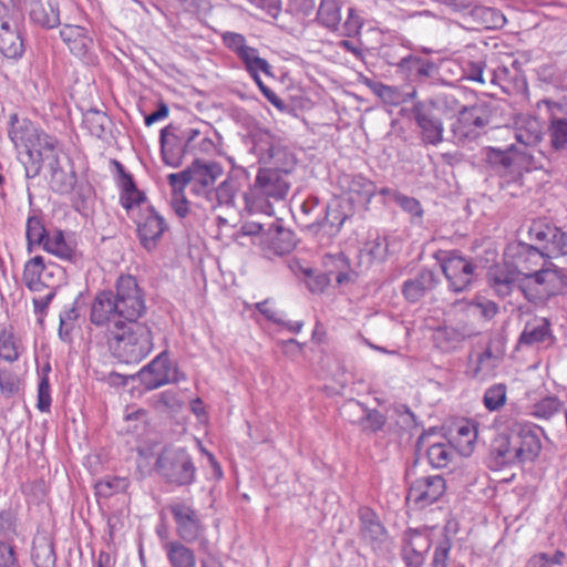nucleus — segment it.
<instances>
[{"mask_svg": "<svg viewBox=\"0 0 567 567\" xmlns=\"http://www.w3.org/2000/svg\"><path fill=\"white\" fill-rule=\"evenodd\" d=\"M146 311L145 292L136 278L121 275L114 290L97 291L90 305V338L104 340L120 362L140 363L154 348L151 327L140 321Z\"/></svg>", "mask_w": 567, "mask_h": 567, "instance_id": "obj_1", "label": "nucleus"}, {"mask_svg": "<svg viewBox=\"0 0 567 567\" xmlns=\"http://www.w3.org/2000/svg\"><path fill=\"white\" fill-rule=\"evenodd\" d=\"M9 137L17 150H24L28 155V161L24 162L28 179L39 176L42 164L52 161L54 163L59 156L58 140L29 120L18 121L17 115H13Z\"/></svg>", "mask_w": 567, "mask_h": 567, "instance_id": "obj_2", "label": "nucleus"}, {"mask_svg": "<svg viewBox=\"0 0 567 567\" xmlns=\"http://www.w3.org/2000/svg\"><path fill=\"white\" fill-rule=\"evenodd\" d=\"M155 468L163 480L176 486H187L194 483L197 472L187 450L173 445L161 451Z\"/></svg>", "mask_w": 567, "mask_h": 567, "instance_id": "obj_3", "label": "nucleus"}, {"mask_svg": "<svg viewBox=\"0 0 567 567\" xmlns=\"http://www.w3.org/2000/svg\"><path fill=\"white\" fill-rule=\"evenodd\" d=\"M221 174L223 167L218 163L195 159L186 169L169 174L167 179L174 189L183 190L185 186L189 185L194 194L206 198Z\"/></svg>", "mask_w": 567, "mask_h": 567, "instance_id": "obj_4", "label": "nucleus"}, {"mask_svg": "<svg viewBox=\"0 0 567 567\" xmlns=\"http://www.w3.org/2000/svg\"><path fill=\"white\" fill-rule=\"evenodd\" d=\"M175 523V533L185 544H199V549L208 553L209 542L205 536L206 526L198 512L185 502H175L167 506Z\"/></svg>", "mask_w": 567, "mask_h": 567, "instance_id": "obj_5", "label": "nucleus"}, {"mask_svg": "<svg viewBox=\"0 0 567 567\" xmlns=\"http://www.w3.org/2000/svg\"><path fill=\"white\" fill-rule=\"evenodd\" d=\"M492 117V105L481 101L471 106H464L452 124L451 131L458 142L473 141L491 124Z\"/></svg>", "mask_w": 567, "mask_h": 567, "instance_id": "obj_6", "label": "nucleus"}, {"mask_svg": "<svg viewBox=\"0 0 567 567\" xmlns=\"http://www.w3.org/2000/svg\"><path fill=\"white\" fill-rule=\"evenodd\" d=\"M561 282L563 277L557 269L539 268V271L519 275L517 289L528 301L538 302L556 295Z\"/></svg>", "mask_w": 567, "mask_h": 567, "instance_id": "obj_7", "label": "nucleus"}, {"mask_svg": "<svg viewBox=\"0 0 567 567\" xmlns=\"http://www.w3.org/2000/svg\"><path fill=\"white\" fill-rule=\"evenodd\" d=\"M137 378L146 390H155L169 383H178L186 380L183 372L169 360L168 351L157 354L148 364L138 372Z\"/></svg>", "mask_w": 567, "mask_h": 567, "instance_id": "obj_8", "label": "nucleus"}, {"mask_svg": "<svg viewBox=\"0 0 567 567\" xmlns=\"http://www.w3.org/2000/svg\"><path fill=\"white\" fill-rule=\"evenodd\" d=\"M256 188H258L259 193L266 197L265 204H259L255 200L250 199L248 194L245 195L246 207L249 212H256L260 209L265 214L271 216L275 214L272 203L270 199L275 202H281L284 198V178L282 172L277 168H262L258 172L256 178Z\"/></svg>", "mask_w": 567, "mask_h": 567, "instance_id": "obj_9", "label": "nucleus"}, {"mask_svg": "<svg viewBox=\"0 0 567 567\" xmlns=\"http://www.w3.org/2000/svg\"><path fill=\"white\" fill-rule=\"evenodd\" d=\"M324 274L315 275L311 267L306 272L302 281L313 293L322 292L331 282L332 278L339 284H346L352 280L354 274L348 271V260L343 254L328 255L324 257Z\"/></svg>", "mask_w": 567, "mask_h": 567, "instance_id": "obj_10", "label": "nucleus"}, {"mask_svg": "<svg viewBox=\"0 0 567 567\" xmlns=\"http://www.w3.org/2000/svg\"><path fill=\"white\" fill-rule=\"evenodd\" d=\"M528 234L535 241L534 246L547 258L567 255V235L558 227L537 220L532 224Z\"/></svg>", "mask_w": 567, "mask_h": 567, "instance_id": "obj_11", "label": "nucleus"}, {"mask_svg": "<svg viewBox=\"0 0 567 567\" xmlns=\"http://www.w3.org/2000/svg\"><path fill=\"white\" fill-rule=\"evenodd\" d=\"M441 269L454 292L467 290L474 279L476 266L472 260L453 251L441 260Z\"/></svg>", "mask_w": 567, "mask_h": 567, "instance_id": "obj_12", "label": "nucleus"}, {"mask_svg": "<svg viewBox=\"0 0 567 567\" xmlns=\"http://www.w3.org/2000/svg\"><path fill=\"white\" fill-rule=\"evenodd\" d=\"M446 489L445 480L441 475L423 476L412 482L406 501L417 509L435 503Z\"/></svg>", "mask_w": 567, "mask_h": 567, "instance_id": "obj_13", "label": "nucleus"}, {"mask_svg": "<svg viewBox=\"0 0 567 567\" xmlns=\"http://www.w3.org/2000/svg\"><path fill=\"white\" fill-rule=\"evenodd\" d=\"M412 113L424 144L437 145L443 142L444 125L442 117L432 106L424 101H420L413 105Z\"/></svg>", "mask_w": 567, "mask_h": 567, "instance_id": "obj_14", "label": "nucleus"}, {"mask_svg": "<svg viewBox=\"0 0 567 567\" xmlns=\"http://www.w3.org/2000/svg\"><path fill=\"white\" fill-rule=\"evenodd\" d=\"M506 258L513 264L514 270L519 275H528L544 268L547 258L534 245L525 243L509 244L505 251Z\"/></svg>", "mask_w": 567, "mask_h": 567, "instance_id": "obj_15", "label": "nucleus"}, {"mask_svg": "<svg viewBox=\"0 0 567 567\" xmlns=\"http://www.w3.org/2000/svg\"><path fill=\"white\" fill-rule=\"evenodd\" d=\"M137 236L141 245L148 251L155 249L164 231L165 219L152 206H147L136 219Z\"/></svg>", "mask_w": 567, "mask_h": 567, "instance_id": "obj_16", "label": "nucleus"}, {"mask_svg": "<svg viewBox=\"0 0 567 567\" xmlns=\"http://www.w3.org/2000/svg\"><path fill=\"white\" fill-rule=\"evenodd\" d=\"M509 430L517 463L533 462L542 450L537 431L530 425L518 423L514 424Z\"/></svg>", "mask_w": 567, "mask_h": 567, "instance_id": "obj_17", "label": "nucleus"}, {"mask_svg": "<svg viewBox=\"0 0 567 567\" xmlns=\"http://www.w3.org/2000/svg\"><path fill=\"white\" fill-rule=\"evenodd\" d=\"M238 58L244 62L247 72L255 80L266 99L277 109L284 110V102L281 99L267 87L259 78V72H264L266 75H271L269 63L259 56L258 51L255 48L248 45L238 54Z\"/></svg>", "mask_w": 567, "mask_h": 567, "instance_id": "obj_18", "label": "nucleus"}, {"mask_svg": "<svg viewBox=\"0 0 567 567\" xmlns=\"http://www.w3.org/2000/svg\"><path fill=\"white\" fill-rule=\"evenodd\" d=\"M520 155L525 154L515 145H511L506 150L492 146L482 150V156L486 165L501 175L511 174Z\"/></svg>", "mask_w": 567, "mask_h": 567, "instance_id": "obj_19", "label": "nucleus"}, {"mask_svg": "<svg viewBox=\"0 0 567 567\" xmlns=\"http://www.w3.org/2000/svg\"><path fill=\"white\" fill-rule=\"evenodd\" d=\"M360 535L372 548H378L388 539L385 527L374 511L369 507L359 509Z\"/></svg>", "mask_w": 567, "mask_h": 567, "instance_id": "obj_20", "label": "nucleus"}, {"mask_svg": "<svg viewBox=\"0 0 567 567\" xmlns=\"http://www.w3.org/2000/svg\"><path fill=\"white\" fill-rule=\"evenodd\" d=\"M30 20L44 29L60 25V10L56 0H25Z\"/></svg>", "mask_w": 567, "mask_h": 567, "instance_id": "obj_21", "label": "nucleus"}, {"mask_svg": "<svg viewBox=\"0 0 567 567\" xmlns=\"http://www.w3.org/2000/svg\"><path fill=\"white\" fill-rule=\"evenodd\" d=\"M175 130L173 125H168L162 128L159 136L163 161L172 167H178L184 155L188 152L181 137L175 133Z\"/></svg>", "mask_w": 567, "mask_h": 567, "instance_id": "obj_22", "label": "nucleus"}, {"mask_svg": "<svg viewBox=\"0 0 567 567\" xmlns=\"http://www.w3.org/2000/svg\"><path fill=\"white\" fill-rule=\"evenodd\" d=\"M517 463L515 447L512 443L511 430L506 433L498 434L491 445L489 467L498 470L503 466Z\"/></svg>", "mask_w": 567, "mask_h": 567, "instance_id": "obj_23", "label": "nucleus"}, {"mask_svg": "<svg viewBox=\"0 0 567 567\" xmlns=\"http://www.w3.org/2000/svg\"><path fill=\"white\" fill-rule=\"evenodd\" d=\"M115 165L120 174V203L130 214L135 207H140L141 204L145 203L146 196L137 189L133 176L124 169V166L118 162H115Z\"/></svg>", "mask_w": 567, "mask_h": 567, "instance_id": "obj_24", "label": "nucleus"}, {"mask_svg": "<svg viewBox=\"0 0 567 567\" xmlns=\"http://www.w3.org/2000/svg\"><path fill=\"white\" fill-rule=\"evenodd\" d=\"M189 544L181 540H166L162 543L169 567H197L196 554Z\"/></svg>", "mask_w": 567, "mask_h": 567, "instance_id": "obj_25", "label": "nucleus"}, {"mask_svg": "<svg viewBox=\"0 0 567 567\" xmlns=\"http://www.w3.org/2000/svg\"><path fill=\"white\" fill-rule=\"evenodd\" d=\"M429 434L422 435L417 443V450L425 449L429 463L436 468H443L449 465L453 457V450L450 443L429 441Z\"/></svg>", "mask_w": 567, "mask_h": 567, "instance_id": "obj_26", "label": "nucleus"}, {"mask_svg": "<svg viewBox=\"0 0 567 567\" xmlns=\"http://www.w3.org/2000/svg\"><path fill=\"white\" fill-rule=\"evenodd\" d=\"M347 408L352 411H344V413L349 417L352 415H358V420L352 421L358 422L362 431H380L386 422V417L383 413L378 410H367L361 403L357 401L350 402Z\"/></svg>", "mask_w": 567, "mask_h": 567, "instance_id": "obj_27", "label": "nucleus"}, {"mask_svg": "<svg viewBox=\"0 0 567 567\" xmlns=\"http://www.w3.org/2000/svg\"><path fill=\"white\" fill-rule=\"evenodd\" d=\"M42 248L64 261L75 262L79 257L75 245L59 229L51 230Z\"/></svg>", "mask_w": 567, "mask_h": 567, "instance_id": "obj_28", "label": "nucleus"}, {"mask_svg": "<svg viewBox=\"0 0 567 567\" xmlns=\"http://www.w3.org/2000/svg\"><path fill=\"white\" fill-rule=\"evenodd\" d=\"M437 285V279L433 271L422 270L416 277L406 280L402 292L410 302L419 301L427 291L433 290Z\"/></svg>", "mask_w": 567, "mask_h": 567, "instance_id": "obj_29", "label": "nucleus"}, {"mask_svg": "<svg viewBox=\"0 0 567 567\" xmlns=\"http://www.w3.org/2000/svg\"><path fill=\"white\" fill-rule=\"evenodd\" d=\"M519 274L508 267H495L489 271V285L495 292L504 298L517 288Z\"/></svg>", "mask_w": 567, "mask_h": 567, "instance_id": "obj_30", "label": "nucleus"}, {"mask_svg": "<svg viewBox=\"0 0 567 567\" xmlns=\"http://www.w3.org/2000/svg\"><path fill=\"white\" fill-rule=\"evenodd\" d=\"M24 51L18 27L11 23L0 28V52L9 59H18Z\"/></svg>", "mask_w": 567, "mask_h": 567, "instance_id": "obj_31", "label": "nucleus"}, {"mask_svg": "<svg viewBox=\"0 0 567 567\" xmlns=\"http://www.w3.org/2000/svg\"><path fill=\"white\" fill-rule=\"evenodd\" d=\"M476 439L477 429L475 424L466 422L457 425L455 433L452 434L450 444H452L462 456H470L474 451Z\"/></svg>", "mask_w": 567, "mask_h": 567, "instance_id": "obj_32", "label": "nucleus"}, {"mask_svg": "<svg viewBox=\"0 0 567 567\" xmlns=\"http://www.w3.org/2000/svg\"><path fill=\"white\" fill-rule=\"evenodd\" d=\"M47 165L50 168V187L53 192L59 194H68L70 193L75 183L76 176L75 173L70 169L69 172L64 171L60 165L59 156L55 157V162H48Z\"/></svg>", "mask_w": 567, "mask_h": 567, "instance_id": "obj_33", "label": "nucleus"}, {"mask_svg": "<svg viewBox=\"0 0 567 567\" xmlns=\"http://www.w3.org/2000/svg\"><path fill=\"white\" fill-rule=\"evenodd\" d=\"M60 35L70 51L75 55H83L91 43V39L86 37L84 28L79 25H63Z\"/></svg>", "mask_w": 567, "mask_h": 567, "instance_id": "obj_34", "label": "nucleus"}, {"mask_svg": "<svg viewBox=\"0 0 567 567\" xmlns=\"http://www.w3.org/2000/svg\"><path fill=\"white\" fill-rule=\"evenodd\" d=\"M31 558L35 567H55L56 555L53 542L45 536L35 538Z\"/></svg>", "mask_w": 567, "mask_h": 567, "instance_id": "obj_35", "label": "nucleus"}, {"mask_svg": "<svg viewBox=\"0 0 567 567\" xmlns=\"http://www.w3.org/2000/svg\"><path fill=\"white\" fill-rule=\"evenodd\" d=\"M317 20L324 28L337 31L341 22V0H321Z\"/></svg>", "mask_w": 567, "mask_h": 567, "instance_id": "obj_36", "label": "nucleus"}, {"mask_svg": "<svg viewBox=\"0 0 567 567\" xmlns=\"http://www.w3.org/2000/svg\"><path fill=\"white\" fill-rule=\"evenodd\" d=\"M550 338L549 323L546 319L527 322L519 338V343L534 346L546 342Z\"/></svg>", "mask_w": 567, "mask_h": 567, "instance_id": "obj_37", "label": "nucleus"}, {"mask_svg": "<svg viewBox=\"0 0 567 567\" xmlns=\"http://www.w3.org/2000/svg\"><path fill=\"white\" fill-rule=\"evenodd\" d=\"M472 333L465 328L458 329L454 327H441L434 334L435 342L444 351L455 349Z\"/></svg>", "mask_w": 567, "mask_h": 567, "instance_id": "obj_38", "label": "nucleus"}, {"mask_svg": "<svg viewBox=\"0 0 567 567\" xmlns=\"http://www.w3.org/2000/svg\"><path fill=\"white\" fill-rule=\"evenodd\" d=\"M424 102L432 106V109L437 112L441 117L443 115L446 117H452L456 114L460 116L462 110L464 109V105L461 104L460 100L454 93H443Z\"/></svg>", "mask_w": 567, "mask_h": 567, "instance_id": "obj_39", "label": "nucleus"}, {"mask_svg": "<svg viewBox=\"0 0 567 567\" xmlns=\"http://www.w3.org/2000/svg\"><path fill=\"white\" fill-rule=\"evenodd\" d=\"M43 265L44 258L42 256H35L25 262L22 280L29 290L34 292L42 291Z\"/></svg>", "mask_w": 567, "mask_h": 567, "instance_id": "obj_40", "label": "nucleus"}, {"mask_svg": "<svg viewBox=\"0 0 567 567\" xmlns=\"http://www.w3.org/2000/svg\"><path fill=\"white\" fill-rule=\"evenodd\" d=\"M398 66L402 71L408 72L409 75L420 79L429 78L435 71V64L433 62L413 55L402 58Z\"/></svg>", "mask_w": 567, "mask_h": 567, "instance_id": "obj_41", "label": "nucleus"}, {"mask_svg": "<svg viewBox=\"0 0 567 567\" xmlns=\"http://www.w3.org/2000/svg\"><path fill=\"white\" fill-rule=\"evenodd\" d=\"M550 144L555 151L567 150V116L551 115L548 125Z\"/></svg>", "mask_w": 567, "mask_h": 567, "instance_id": "obj_42", "label": "nucleus"}, {"mask_svg": "<svg viewBox=\"0 0 567 567\" xmlns=\"http://www.w3.org/2000/svg\"><path fill=\"white\" fill-rule=\"evenodd\" d=\"M51 230H47L41 217L32 215L27 220L25 237L29 252L33 246H43Z\"/></svg>", "mask_w": 567, "mask_h": 567, "instance_id": "obj_43", "label": "nucleus"}, {"mask_svg": "<svg viewBox=\"0 0 567 567\" xmlns=\"http://www.w3.org/2000/svg\"><path fill=\"white\" fill-rule=\"evenodd\" d=\"M237 190L236 182L225 179L217 188H212L206 199L210 203L212 208L221 205H231Z\"/></svg>", "mask_w": 567, "mask_h": 567, "instance_id": "obj_44", "label": "nucleus"}, {"mask_svg": "<svg viewBox=\"0 0 567 567\" xmlns=\"http://www.w3.org/2000/svg\"><path fill=\"white\" fill-rule=\"evenodd\" d=\"M282 230L284 226L280 218L268 226L267 238L262 243L264 252L268 258L284 256V246L279 238Z\"/></svg>", "mask_w": 567, "mask_h": 567, "instance_id": "obj_45", "label": "nucleus"}, {"mask_svg": "<svg viewBox=\"0 0 567 567\" xmlns=\"http://www.w3.org/2000/svg\"><path fill=\"white\" fill-rule=\"evenodd\" d=\"M516 141L526 146H536L542 141V130L539 123L535 118H529L515 130Z\"/></svg>", "mask_w": 567, "mask_h": 567, "instance_id": "obj_46", "label": "nucleus"}, {"mask_svg": "<svg viewBox=\"0 0 567 567\" xmlns=\"http://www.w3.org/2000/svg\"><path fill=\"white\" fill-rule=\"evenodd\" d=\"M80 317L78 300L66 306L60 313L59 337L64 342L71 341V333Z\"/></svg>", "mask_w": 567, "mask_h": 567, "instance_id": "obj_47", "label": "nucleus"}, {"mask_svg": "<svg viewBox=\"0 0 567 567\" xmlns=\"http://www.w3.org/2000/svg\"><path fill=\"white\" fill-rule=\"evenodd\" d=\"M317 206L318 203L315 199L302 202H296L295 199H292L290 212L293 219L301 227L309 228L317 223V218H310V214L312 213V210L317 208Z\"/></svg>", "mask_w": 567, "mask_h": 567, "instance_id": "obj_48", "label": "nucleus"}, {"mask_svg": "<svg viewBox=\"0 0 567 567\" xmlns=\"http://www.w3.org/2000/svg\"><path fill=\"white\" fill-rule=\"evenodd\" d=\"M21 346L14 338L12 331L2 329L0 331V359L9 363L19 360Z\"/></svg>", "mask_w": 567, "mask_h": 567, "instance_id": "obj_49", "label": "nucleus"}, {"mask_svg": "<svg viewBox=\"0 0 567 567\" xmlns=\"http://www.w3.org/2000/svg\"><path fill=\"white\" fill-rule=\"evenodd\" d=\"M349 190L358 196V200L369 203L375 194V185L362 175L352 176Z\"/></svg>", "mask_w": 567, "mask_h": 567, "instance_id": "obj_50", "label": "nucleus"}, {"mask_svg": "<svg viewBox=\"0 0 567 567\" xmlns=\"http://www.w3.org/2000/svg\"><path fill=\"white\" fill-rule=\"evenodd\" d=\"M21 380L19 375L9 368H0V392L4 398H12L20 392Z\"/></svg>", "mask_w": 567, "mask_h": 567, "instance_id": "obj_51", "label": "nucleus"}, {"mask_svg": "<svg viewBox=\"0 0 567 567\" xmlns=\"http://www.w3.org/2000/svg\"><path fill=\"white\" fill-rule=\"evenodd\" d=\"M110 120L104 112L89 110L84 113L83 123L90 133L96 137H101L109 124Z\"/></svg>", "mask_w": 567, "mask_h": 567, "instance_id": "obj_52", "label": "nucleus"}, {"mask_svg": "<svg viewBox=\"0 0 567 567\" xmlns=\"http://www.w3.org/2000/svg\"><path fill=\"white\" fill-rule=\"evenodd\" d=\"M130 486L127 477H105L96 484L97 494L104 497H110L115 493H123Z\"/></svg>", "mask_w": 567, "mask_h": 567, "instance_id": "obj_53", "label": "nucleus"}, {"mask_svg": "<svg viewBox=\"0 0 567 567\" xmlns=\"http://www.w3.org/2000/svg\"><path fill=\"white\" fill-rule=\"evenodd\" d=\"M50 371V367L43 370L42 375L40 377V381L38 384V402L37 408L40 412H50L52 399H51V386L49 382L48 372Z\"/></svg>", "mask_w": 567, "mask_h": 567, "instance_id": "obj_54", "label": "nucleus"}, {"mask_svg": "<svg viewBox=\"0 0 567 567\" xmlns=\"http://www.w3.org/2000/svg\"><path fill=\"white\" fill-rule=\"evenodd\" d=\"M484 405L489 411H496L506 402V386L504 384H494L489 386L483 398Z\"/></svg>", "mask_w": 567, "mask_h": 567, "instance_id": "obj_55", "label": "nucleus"}, {"mask_svg": "<svg viewBox=\"0 0 567 567\" xmlns=\"http://www.w3.org/2000/svg\"><path fill=\"white\" fill-rule=\"evenodd\" d=\"M43 274H42V290L48 288L49 290H55L63 279V269L53 264L48 262L43 265Z\"/></svg>", "mask_w": 567, "mask_h": 567, "instance_id": "obj_56", "label": "nucleus"}, {"mask_svg": "<svg viewBox=\"0 0 567 567\" xmlns=\"http://www.w3.org/2000/svg\"><path fill=\"white\" fill-rule=\"evenodd\" d=\"M404 543L426 554L431 548V538L427 533L417 529H410L405 533Z\"/></svg>", "mask_w": 567, "mask_h": 567, "instance_id": "obj_57", "label": "nucleus"}, {"mask_svg": "<svg viewBox=\"0 0 567 567\" xmlns=\"http://www.w3.org/2000/svg\"><path fill=\"white\" fill-rule=\"evenodd\" d=\"M454 306L455 307L458 306V307H461L462 310H467V311L480 310L482 317H484L487 320L492 319L498 312V307L493 301L476 302V303L458 301V302H455Z\"/></svg>", "mask_w": 567, "mask_h": 567, "instance_id": "obj_58", "label": "nucleus"}, {"mask_svg": "<svg viewBox=\"0 0 567 567\" xmlns=\"http://www.w3.org/2000/svg\"><path fill=\"white\" fill-rule=\"evenodd\" d=\"M481 16L488 29H501L506 23L505 16L495 8H481Z\"/></svg>", "mask_w": 567, "mask_h": 567, "instance_id": "obj_59", "label": "nucleus"}, {"mask_svg": "<svg viewBox=\"0 0 567 567\" xmlns=\"http://www.w3.org/2000/svg\"><path fill=\"white\" fill-rule=\"evenodd\" d=\"M560 410V401L557 398L549 396L536 404L535 415L549 419Z\"/></svg>", "mask_w": 567, "mask_h": 567, "instance_id": "obj_60", "label": "nucleus"}, {"mask_svg": "<svg viewBox=\"0 0 567 567\" xmlns=\"http://www.w3.org/2000/svg\"><path fill=\"white\" fill-rule=\"evenodd\" d=\"M394 200L402 207L403 210L411 214L414 217H422L423 209L417 199L405 196L400 193H394Z\"/></svg>", "mask_w": 567, "mask_h": 567, "instance_id": "obj_61", "label": "nucleus"}, {"mask_svg": "<svg viewBox=\"0 0 567 567\" xmlns=\"http://www.w3.org/2000/svg\"><path fill=\"white\" fill-rule=\"evenodd\" d=\"M315 0H288V10L299 18L308 17L315 9Z\"/></svg>", "mask_w": 567, "mask_h": 567, "instance_id": "obj_62", "label": "nucleus"}, {"mask_svg": "<svg viewBox=\"0 0 567 567\" xmlns=\"http://www.w3.org/2000/svg\"><path fill=\"white\" fill-rule=\"evenodd\" d=\"M425 555L423 551L411 547V545L404 543L402 548V558L409 567H421L424 563Z\"/></svg>", "mask_w": 567, "mask_h": 567, "instance_id": "obj_63", "label": "nucleus"}, {"mask_svg": "<svg viewBox=\"0 0 567 567\" xmlns=\"http://www.w3.org/2000/svg\"><path fill=\"white\" fill-rule=\"evenodd\" d=\"M0 567H19L12 545L0 543Z\"/></svg>", "mask_w": 567, "mask_h": 567, "instance_id": "obj_64", "label": "nucleus"}]
</instances>
